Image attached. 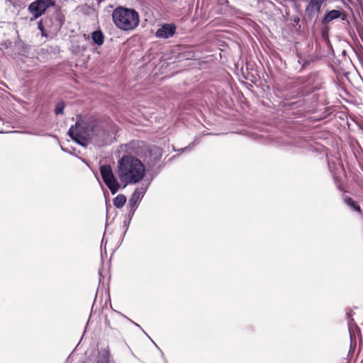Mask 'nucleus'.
Here are the masks:
<instances>
[{"label":"nucleus","mask_w":363,"mask_h":363,"mask_svg":"<svg viewBox=\"0 0 363 363\" xmlns=\"http://www.w3.org/2000/svg\"><path fill=\"white\" fill-rule=\"evenodd\" d=\"M117 174L122 182L126 184H137L145 177V168L137 157L125 155L118 162Z\"/></svg>","instance_id":"f257e3e1"},{"label":"nucleus","mask_w":363,"mask_h":363,"mask_svg":"<svg viewBox=\"0 0 363 363\" xmlns=\"http://www.w3.org/2000/svg\"><path fill=\"white\" fill-rule=\"evenodd\" d=\"M95 120H84L79 118L74 125L70 127L68 134L77 143L84 145V141L90 140L94 134Z\"/></svg>","instance_id":"f03ea898"},{"label":"nucleus","mask_w":363,"mask_h":363,"mask_svg":"<svg viewBox=\"0 0 363 363\" xmlns=\"http://www.w3.org/2000/svg\"><path fill=\"white\" fill-rule=\"evenodd\" d=\"M112 18L116 26L123 30H133L139 23L138 14L133 9L117 8L113 11Z\"/></svg>","instance_id":"7ed1b4c3"},{"label":"nucleus","mask_w":363,"mask_h":363,"mask_svg":"<svg viewBox=\"0 0 363 363\" xmlns=\"http://www.w3.org/2000/svg\"><path fill=\"white\" fill-rule=\"evenodd\" d=\"M102 179L108 187L112 194H115L119 189L120 185L115 178L110 165H102L100 168Z\"/></svg>","instance_id":"20e7f679"},{"label":"nucleus","mask_w":363,"mask_h":363,"mask_svg":"<svg viewBox=\"0 0 363 363\" xmlns=\"http://www.w3.org/2000/svg\"><path fill=\"white\" fill-rule=\"evenodd\" d=\"M94 126V134L91 139L94 144L98 146H103L111 142L113 133H110L108 130L103 128L96 120Z\"/></svg>","instance_id":"39448f33"},{"label":"nucleus","mask_w":363,"mask_h":363,"mask_svg":"<svg viewBox=\"0 0 363 363\" xmlns=\"http://www.w3.org/2000/svg\"><path fill=\"white\" fill-rule=\"evenodd\" d=\"M54 5V0H36L29 5L28 11L33 14L34 18H38L45 13L48 8Z\"/></svg>","instance_id":"423d86ee"},{"label":"nucleus","mask_w":363,"mask_h":363,"mask_svg":"<svg viewBox=\"0 0 363 363\" xmlns=\"http://www.w3.org/2000/svg\"><path fill=\"white\" fill-rule=\"evenodd\" d=\"M325 0H311L306 6V12L311 18H317Z\"/></svg>","instance_id":"0eeeda50"},{"label":"nucleus","mask_w":363,"mask_h":363,"mask_svg":"<svg viewBox=\"0 0 363 363\" xmlns=\"http://www.w3.org/2000/svg\"><path fill=\"white\" fill-rule=\"evenodd\" d=\"M176 27L173 24H164L156 32V37L168 38L175 33Z\"/></svg>","instance_id":"6e6552de"},{"label":"nucleus","mask_w":363,"mask_h":363,"mask_svg":"<svg viewBox=\"0 0 363 363\" xmlns=\"http://www.w3.org/2000/svg\"><path fill=\"white\" fill-rule=\"evenodd\" d=\"M145 188H138L135 190V191L133 193L130 200H129V204L130 207L133 208V211H134V208L138 203V201L143 198L144 196V194L145 192Z\"/></svg>","instance_id":"1a4fd4ad"},{"label":"nucleus","mask_w":363,"mask_h":363,"mask_svg":"<svg viewBox=\"0 0 363 363\" xmlns=\"http://www.w3.org/2000/svg\"><path fill=\"white\" fill-rule=\"evenodd\" d=\"M148 153L150 160L152 162H156L160 160L162 155V149L156 146L150 147Z\"/></svg>","instance_id":"9d476101"},{"label":"nucleus","mask_w":363,"mask_h":363,"mask_svg":"<svg viewBox=\"0 0 363 363\" xmlns=\"http://www.w3.org/2000/svg\"><path fill=\"white\" fill-rule=\"evenodd\" d=\"M341 14L342 13L339 10H332L325 15L322 22L323 24H327L332 21L340 17Z\"/></svg>","instance_id":"9b49d317"},{"label":"nucleus","mask_w":363,"mask_h":363,"mask_svg":"<svg viewBox=\"0 0 363 363\" xmlns=\"http://www.w3.org/2000/svg\"><path fill=\"white\" fill-rule=\"evenodd\" d=\"M92 40L98 45H101L104 42V37L101 31L96 30L91 33Z\"/></svg>","instance_id":"f8f14e48"},{"label":"nucleus","mask_w":363,"mask_h":363,"mask_svg":"<svg viewBox=\"0 0 363 363\" xmlns=\"http://www.w3.org/2000/svg\"><path fill=\"white\" fill-rule=\"evenodd\" d=\"M109 361V352L108 350L104 349L101 351L97 363H108Z\"/></svg>","instance_id":"ddd939ff"},{"label":"nucleus","mask_w":363,"mask_h":363,"mask_svg":"<svg viewBox=\"0 0 363 363\" xmlns=\"http://www.w3.org/2000/svg\"><path fill=\"white\" fill-rule=\"evenodd\" d=\"M126 202V198L123 194L118 195L114 199H113V205L116 208H121L123 206L125 203Z\"/></svg>","instance_id":"4468645a"},{"label":"nucleus","mask_w":363,"mask_h":363,"mask_svg":"<svg viewBox=\"0 0 363 363\" xmlns=\"http://www.w3.org/2000/svg\"><path fill=\"white\" fill-rule=\"evenodd\" d=\"M345 201L348 206H351L354 211H356L357 212L361 211L360 207L359 206H357L356 204V203L351 198H349V197L345 198Z\"/></svg>","instance_id":"2eb2a0df"},{"label":"nucleus","mask_w":363,"mask_h":363,"mask_svg":"<svg viewBox=\"0 0 363 363\" xmlns=\"http://www.w3.org/2000/svg\"><path fill=\"white\" fill-rule=\"evenodd\" d=\"M65 108V104L64 102H59L57 104L55 108V114H62L63 113V110Z\"/></svg>","instance_id":"dca6fc26"},{"label":"nucleus","mask_w":363,"mask_h":363,"mask_svg":"<svg viewBox=\"0 0 363 363\" xmlns=\"http://www.w3.org/2000/svg\"><path fill=\"white\" fill-rule=\"evenodd\" d=\"M38 28L41 30V32H42V35H45V32H44V29H43V23H42V22H41V21H40V22L38 23Z\"/></svg>","instance_id":"f3484780"}]
</instances>
